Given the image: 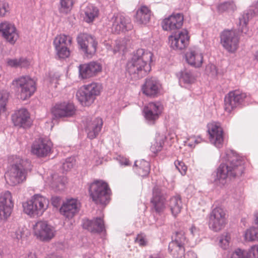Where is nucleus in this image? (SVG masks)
Returning <instances> with one entry per match:
<instances>
[{
	"mask_svg": "<svg viewBox=\"0 0 258 258\" xmlns=\"http://www.w3.org/2000/svg\"><path fill=\"white\" fill-rule=\"evenodd\" d=\"M153 54L143 49H138L126 65V70L131 77L138 80L145 77L151 70L150 64Z\"/></svg>",
	"mask_w": 258,
	"mask_h": 258,
	"instance_id": "2",
	"label": "nucleus"
},
{
	"mask_svg": "<svg viewBox=\"0 0 258 258\" xmlns=\"http://www.w3.org/2000/svg\"><path fill=\"white\" fill-rule=\"evenodd\" d=\"M246 98V94L239 90L230 92L224 99V109L230 113L235 108L240 106Z\"/></svg>",
	"mask_w": 258,
	"mask_h": 258,
	"instance_id": "12",
	"label": "nucleus"
},
{
	"mask_svg": "<svg viewBox=\"0 0 258 258\" xmlns=\"http://www.w3.org/2000/svg\"><path fill=\"white\" fill-rule=\"evenodd\" d=\"M189 254H190L192 256V258H197L196 254L193 252H188V255H189Z\"/></svg>",
	"mask_w": 258,
	"mask_h": 258,
	"instance_id": "61",
	"label": "nucleus"
},
{
	"mask_svg": "<svg viewBox=\"0 0 258 258\" xmlns=\"http://www.w3.org/2000/svg\"><path fill=\"white\" fill-rule=\"evenodd\" d=\"M183 21V16L180 14L172 15L163 20L162 28L166 31H172L180 29Z\"/></svg>",
	"mask_w": 258,
	"mask_h": 258,
	"instance_id": "27",
	"label": "nucleus"
},
{
	"mask_svg": "<svg viewBox=\"0 0 258 258\" xmlns=\"http://www.w3.org/2000/svg\"><path fill=\"white\" fill-rule=\"evenodd\" d=\"M111 190L108 184L102 180H95L89 187V193L96 204L106 205L110 200Z\"/></svg>",
	"mask_w": 258,
	"mask_h": 258,
	"instance_id": "4",
	"label": "nucleus"
},
{
	"mask_svg": "<svg viewBox=\"0 0 258 258\" xmlns=\"http://www.w3.org/2000/svg\"><path fill=\"white\" fill-rule=\"evenodd\" d=\"M72 38L69 35L60 34L55 37L53 41L55 47H69L71 46Z\"/></svg>",
	"mask_w": 258,
	"mask_h": 258,
	"instance_id": "35",
	"label": "nucleus"
},
{
	"mask_svg": "<svg viewBox=\"0 0 258 258\" xmlns=\"http://www.w3.org/2000/svg\"><path fill=\"white\" fill-rule=\"evenodd\" d=\"M187 240L183 230L176 231L172 236V241L169 243L168 249L174 257L181 256L184 252V245Z\"/></svg>",
	"mask_w": 258,
	"mask_h": 258,
	"instance_id": "10",
	"label": "nucleus"
},
{
	"mask_svg": "<svg viewBox=\"0 0 258 258\" xmlns=\"http://www.w3.org/2000/svg\"><path fill=\"white\" fill-rule=\"evenodd\" d=\"M82 226L92 233H100L105 230L104 221L100 217L92 220L84 219L82 220Z\"/></svg>",
	"mask_w": 258,
	"mask_h": 258,
	"instance_id": "26",
	"label": "nucleus"
},
{
	"mask_svg": "<svg viewBox=\"0 0 258 258\" xmlns=\"http://www.w3.org/2000/svg\"><path fill=\"white\" fill-rule=\"evenodd\" d=\"M248 252L250 258H258V244L251 246Z\"/></svg>",
	"mask_w": 258,
	"mask_h": 258,
	"instance_id": "52",
	"label": "nucleus"
},
{
	"mask_svg": "<svg viewBox=\"0 0 258 258\" xmlns=\"http://www.w3.org/2000/svg\"><path fill=\"white\" fill-rule=\"evenodd\" d=\"M135 241L141 246H144L146 244V241L145 238L141 235H138Z\"/></svg>",
	"mask_w": 258,
	"mask_h": 258,
	"instance_id": "56",
	"label": "nucleus"
},
{
	"mask_svg": "<svg viewBox=\"0 0 258 258\" xmlns=\"http://www.w3.org/2000/svg\"><path fill=\"white\" fill-rule=\"evenodd\" d=\"M230 240V237L228 233L222 235L219 240V245L221 247L224 249H227L228 247Z\"/></svg>",
	"mask_w": 258,
	"mask_h": 258,
	"instance_id": "47",
	"label": "nucleus"
},
{
	"mask_svg": "<svg viewBox=\"0 0 258 258\" xmlns=\"http://www.w3.org/2000/svg\"><path fill=\"white\" fill-rule=\"evenodd\" d=\"M250 19V14L249 13H244L239 18V25L238 31H240L248 36L250 35V33L247 27V24Z\"/></svg>",
	"mask_w": 258,
	"mask_h": 258,
	"instance_id": "33",
	"label": "nucleus"
},
{
	"mask_svg": "<svg viewBox=\"0 0 258 258\" xmlns=\"http://www.w3.org/2000/svg\"><path fill=\"white\" fill-rule=\"evenodd\" d=\"M26 230L25 227H19L13 232L12 234V236L13 238L19 240L24 237Z\"/></svg>",
	"mask_w": 258,
	"mask_h": 258,
	"instance_id": "46",
	"label": "nucleus"
},
{
	"mask_svg": "<svg viewBox=\"0 0 258 258\" xmlns=\"http://www.w3.org/2000/svg\"><path fill=\"white\" fill-rule=\"evenodd\" d=\"M254 9L253 10V13L254 14H258V1L253 6Z\"/></svg>",
	"mask_w": 258,
	"mask_h": 258,
	"instance_id": "58",
	"label": "nucleus"
},
{
	"mask_svg": "<svg viewBox=\"0 0 258 258\" xmlns=\"http://www.w3.org/2000/svg\"><path fill=\"white\" fill-rule=\"evenodd\" d=\"M74 0H60L59 11L60 13L67 14L71 10Z\"/></svg>",
	"mask_w": 258,
	"mask_h": 258,
	"instance_id": "40",
	"label": "nucleus"
},
{
	"mask_svg": "<svg viewBox=\"0 0 258 258\" xmlns=\"http://www.w3.org/2000/svg\"><path fill=\"white\" fill-rule=\"evenodd\" d=\"M108 25L111 32L116 34L131 30L133 27L130 19L120 14H114L109 19Z\"/></svg>",
	"mask_w": 258,
	"mask_h": 258,
	"instance_id": "9",
	"label": "nucleus"
},
{
	"mask_svg": "<svg viewBox=\"0 0 258 258\" xmlns=\"http://www.w3.org/2000/svg\"><path fill=\"white\" fill-rule=\"evenodd\" d=\"M231 258H250L249 252L240 248L236 249L231 255Z\"/></svg>",
	"mask_w": 258,
	"mask_h": 258,
	"instance_id": "43",
	"label": "nucleus"
},
{
	"mask_svg": "<svg viewBox=\"0 0 258 258\" xmlns=\"http://www.w3.org/2000/svg\"><path fill=\"white\" fill-rule=\"evenodd\" d=\"M51 147L52 143L49 140L39 138L32 144L31 152L37 157H45L50 153Z\"/></svg>",
	"mask_w": 258,
	"mask_h": 258,
	"instance_id": "16",
	"label": "nucleus"
},
{
	"mask_svg": "<svg viewBox=\"0 0 258 258\" xmlns=\"http://www.w3.org/2000/svg\"><path fill=\"white\" fill-rule=\"evenodd\" d=\"M163 144L164 142L162 140H160L159 142L155 141L150 147L151 151L155 154L157 153L161 150Z\"/></svg>",
	"mask_w": 258,
	"mask_h": 258,
	"instance_id": "48",
	"label": "nucleus"
},
{
	"mask_svg": "<svg viewBox=\"0 0 258 258\" xmlns=\"http://www.w3.org/2000/svg\"><path fill=\"white\" fill-rule=\"evenodd\" d=\"M102 90L101 84L93 83L85 85L83 89L79 90L76 93V97L80 103L84 106L91 105L99 95Z\"/></svg>",
	"mask_w": 258,
	"mask_h": 258,
	"instance_id": "6",
	"label": "nucleus"
},
{
	"mask_svg": "<svg viewBox=\"0 0 258 258\" xmlns=\"http://www.w3.org/2000/svg\"><path fill=\"white\" fill-rule=\"evenodd\" d=\"M77 41L87 56H91L96 52L97 42L91 35L86 33L80 34L77 37Z\"/></svg>",
	"mask_w": 258,
	"mask_h": 258,
	"instance_id": "15",
	"label": "nucleus"
},
{
	"mask_svg": "<svg viewBox=\"0 0 258 258\" xmlns=\"http://www.w3.org/2000/svg\"><path fill=\"white\" fill-rule=\"evenodd\" d=\"M118 160L121 165H124L125 166H127L130 164V161H129L128 159H127L126 158L119 156Z\"/></svg>",
	"mask_w": 258,
	"mask_h": 258,
	"instance_id": "57",
	"label": "nucleus"
},
{
	"mask_svg": "<svg viewBox=\"0 0 258 258\" xmlns=\"http://www.w3.org/2000/svg\"><path fill=\"white\" fill-rule=\"evenodd\" d=\"M101 69L100 64L95 61L82 64L79 67V76L82 79L89 78L95 76Z\"/></svg>",
	"mask_w": 258,
	"mask_h": 258,
	"instance_id": "23",
	"label": "nucleus"
},
{
	"mask_svg": "<svg viewBox=\"0 0 258 258\" xmlns=\"http://www.w3.org/2000/svg\"><path fill=\"white\" fill-rule=\"evenodd\" d=\"M8 98V94L7 92H0V114L4 112Z\"/></svg>",
	"mask_w": 258,
	"mask_h": 258,
	"instance_id": "45",
	"label": "nucleus"
},
{
	"mask_svg": "<svg viewBox=\"0 0 258 258\" xmlns=\"http://www.w3.org/2000/svg\"><path fill=\"white\" fill-rule=\"evenodd\" d=\"M48 258H61V257L58 255L52 254L49 256Z\"/></svg>",
	"mask_w": 258,
	"mask_h": 258,
	"instance_id": "60",
	"label": "nucleus"
},
{
	"mask_svg": "<svg viewBox=\"0 0 258 258\" xmlns=\"http://www.w3.org/2000/svg\"><path fill=\"white\" fill-rule=\"evenodd\" d=\"M57 51V55L60 58L68 57L70 54L69 47H55Z\"/></svg>",
	"mask_w": 258,
	"mask_h": 258,
	"instance_id": "44",
	"label": "nucleus"
},
{
	"mask_svg": "<svg viewBox=\"0 0 258 258\" xmlns=\"http://www.w3.org/2000/svg\"><path fill=\"white\" fill-rule=\"evenodd\" d=\"M244 237L247 241H258V229L251 228L247 230L245 233Z\"/></svg>",
	"mask_w": 258,
	"mask_h": 258,
	"instance_id": "41",
	"label": "nucleus"
},
{
	"mask_svg": "<svg viewBox=\"0 0 258 258\" xmlns=\"http://www.w3.org/2000/svg\"><path fill=\"white\" fill-rule=\"evenodd\" d=\"M165 200L166 198L162 189L158 186H155L153 189V197L151 202L157 213H160L165 209Z\"/></svg>",
	"mask_w": 258,
	"mask_h": 258,
	"instance_id": "28",
	"label": "nucleus"
},
{
	"mask_svg": "<svg viewBox=\"0 0 258 258\" xmlns=\"http://www.w3.org/2000/svg\"><path fill=\"white\" fill-rule=\"evenodd\" d=\"M185 58L189 64L196 68L200 67L203 61V54L197 47L190 48L185 54Z\"/></svg>",
	"mask_w": 258,
	"mask_h": 258,
	"instance_id": "29",
	"label": "nucleus"
},
{
	"mask_svg": "<svg viewBox=\"0 0 258 258\" xmlns=\"http://www.w3.org/2000/svg\"><path fill=\"white\" fill-rule=\"evenodd\" d=\"M224 158L225 163H222L216 171L212 175V181L219 186H222L227 182V179L240 176L244 171L243 161L233 151H227Z\"/></svg>",
	"mask_w": 258,
	"mask_h": 258,
	"instance_id": "1",
	"label": "nucleus"
},
{
	"mask_svg": "<svg viewBox=\"0 0 258 258\" xmlns=\"http://www.w3.org/2000/svg\"><path fill=\"white\" fill-rule=\"evenodd\" d=\"M169 207L174 216H176L178 214L182 208V202L181 198L179 196H175L171 197L168 204Z\"/></svg>",
	"mask_w": 258,
	"mask_h": 258,
	"instance_id": "32",
	"label": "nucleus"
},
{
	"mask_svg": "<svg viewBox=\"0 0 258 258\" xmlns=\"http://www.w3.org/2000/svg\"><path fill=\"white\" fill-rule=\"evenodd\" d=\"M102 125V119L99 117L92 118L91 120H88L86 126L88 137L90 139L95 138L100 132Z\"/></svg>",
	"mask_w": 258,
	"mask_h": 258,
	"instance_id": "30",
	"label": "nucleus"
},
{
	"mask_svg": "<svg viewBox=\"0 0 258 258\" xmlns=\"http://www.w3.org/2000/svg\"><path fill=\"white\" fill-rule=\"evenodd\" d=\"M55 118H61L73 116L76 111L74 105L70 102H63L56 103L51 110Z\"/></svg>",
	"mask_w": 258,
	"mask_h": 258,
	"instance_id": "19",
	"label": "nucleus"
},
{
	"mask_svg": "<svg viewBox=\"0 0 258 258\" xmlns=\"http://www.w3.org/2000/svg\"><path fill=\"white\" fill-rule=\"evenodd\" d=\"M208 132L210 135L211 143L218 148H221L223 143V131L221 124L218 122L209 123Z\"/></svg>",
	"mask_w": 258,
	"mask_h": 258,
	"instance_id": "17",
	"label": "nucleus"
},
{
	"mask_svg": "<svg viewBox=\"0 0 258 258\" xmlns=\"http://www.w3.org/2000/svg\"><path fill=\"white\" fill-rule=\"evenodd\" d=\"M74 165V160L73 158H69L66 159L65 162L63 163L62 167L66 170H69L73 168Z\"/></svg>",
	"mask_w": 258,
	"mask_h": 258,
	"instance_id": "51",
	"label": "nucleus"
},
{
	"mask_svg": "<svg viewBox=\"0 0 258 258\" xmlns=\"http://www.w3.org/2000/svg\"><path fill=\"white\" fill-rule=\"evenodd\" d=\"M49 203L48 200L44 197L35 195L31 200L23 204V210L26 214L31 217L40 216L48 208Z\"/></svg>",
	"mask_w": 258,
	"mask_h": 258,
	"instance_id": "3",
	"label": "nucleus"
},
{
	"mask_svg": "<svg viewBox=\"0 0 258 258\" xmlns=\"http://www.w3.org/2000/svg\"><path fill=\"white\" fill-rule=\"evenodd\" d=\"M170 47L175 50H182L188 45L189 36L185 29L177 31L168 37Z\"/></svg>",
	"mask_w": 258,
	"mask_h": 258,
	"instance_id": "13",
	"label": "nucleus"
},
{
	"mask_svg": "<svg viewBox=\"0 0 258 258\" xmlns=\"http://www.w3.org/2000/svg\"><path fill=\"white\" fill-rule=\"evenodd\" d=\"M255 224L258 225V212L255 214Z\"/></svg>",
	"mask_w": 258,
	"mask_h": 258,
	"instance_id": "62",
	"label": "nucleus"
},
{
	"mask_svg": "<svg viewBox=\"0 0 258 258\" xmlns=\"http://www.w3.org/2000/svg\"><path fill=\"white\" fill-rule=\"evenodd\" d=\"M8 4L0 2V17H4L9 12Z\"/></svg>",
	"mask_w": 258,
	"mask_h": 258,
	"instance_id": "49",
	"label": "nucleus"
},
{
	"mask_svg": "<svg viewBox=\"0 0 258 258\" xmlns=\"http://www.w3.org/2000/svg\"><path fill=\"white\" fill-rule=\"evenodd\" d=\"M236 6L233 2H225L219 5L218 7V10L220 12H223L226 11H234Z\"/></svg>",
	"mask_w": 258,
	"mask_h": 258,
	"instance_id": "42",
	"label": "nucleus"
},
{
	"mask_svg": "<svg viewBox=\"0 0 258 258\" xmlns=\"http://www.w3.org/2000/svg\"><path fill=\"white\" fill-rule=\"evenodd\" d=\"M148 258H162L161 256L158 254H154L151 255Z\"/></svg>",
	"mask_w": 258,
	"mask_h": 258,
	"instance_id": "59",
	"label": "nucleus"
},
{
	"mask_svg": "<svg viewBox=\"0 0 258 258\" xmlns=\"http://www.w3.org/2000/svg\"><path fill=\"white\" fill-rule=\"evenodd\" d=\"M161 85L159 81L153 77L146 79L142 86V91L144 94L148 97L155 98L160 94Z\"/></svg>",
	"mask_w": 258,
	"mask_h": 258,
	"instance_id": "21",
	"label": "nucleus"
},
{
	"mask_svg": "<svg viewBox=\"0 0 258 258\" xmlns=\"http://www.w3.org/2000/svg\"><path fill=\"white\" fill-rule=\"evenodd\" d=\"M66 181V177L58 176L53 180L51 186L55 191H61L64 189Z\"/></svg>",
	"mask_w": 258,
	"mask_h": 258,
	"instance_id": "39",
	"label": "nucleus"
},
{
	"mask_svg": "<svg viewBox=\"0 0 258 258\" xmlns=\"http://www.w3.org/2000/svg\"><path fill=\"white\" fill-rule=\"evenodd\" d=\"M163 110V106L159 102H150L145 106L143 112L147 122L150 125L155 124Z\"/></svg>",
	"mask_w": 258,
	"mask_h": 258,
	"instance_id": "14",
	"label": "nucleus"
},
{
	"mask_svg": "<svg viewBox=\"0 0 258 258\" xmlns=\"http://www.w3.org/2000/svg\"><path fill=\"white\" fill-rule=\"evenodd\" d=\"M226 220V214L224 209L220 207H217L210 214L209 228L215 232H219L225 227Z\"/></svg>",
	"mask_w": 258,
	"mask_h": 258,
	"instance_id": "8",
	"label": "nucleus"
},
{
	"mask_svg": "<svg viewBox=\"0 0 258 258\" xmlns=\"http://www.w3.org/2000/svg\"><path fill=\"white\" fill-rule=\"evenodd\" d=\"M61 201V198L59 197H53L51 198V204L54 207H58Z\"/></svg>",
	"mask_w": 258,
	"mask_h": 258,
	"instance_id": "55",
	"label": "nucleus"
},
{
	"mask_svg": "<svg viewBox=\"0 0 258 258\" xmlns=\"http://www.w3.org/2000/svg\"><path fill=\"white\" fill-rule=\"evenodd\" d=\"M174 164L176 168L179 170L182 175L185 174L186 171V167L184 165L182 162L177 160L175 161Z\"/></svg>",
	"mask_w": 258,
	"mask_h": 258,
	"instance_id": "50",
	"label": "nucleus"
},
{
	"mask_svg": "<svg viewBox=\"0 0 258 258\" xmlns=\"http://www.w3.org/2000/svg\"><path fill=\"white\" fill-rule=\"evenodd\" d=\"M221 43L229 52H235L238 47L239 38L233 31L225 30L221 35Z\"/></svg>",
	"mask_w": 258,
	"mask_h": 258,
	"instance_id": "18",
	"label": "nucleus"
},
{
	"mask_svg": "<svg viewBox=\"0 0 258 258\" xmlns=\"http://www.w3.org/2000/svg\"><path fill=\"white\" fill-rule=\"evenodd\" d=\"M179 80L180 83L189 84L194 82L195 77L190 71L184 70L180 72Z\"/></svg>",
	"mask_w": 258,
	"mask_h": 258,
	"instance_id": "38",
	"label": "nucleus"
},
{
	"mask_svg": "<svg viewBox=\"0 0 258 258\" xmlns=\"http://www.w3.org/2000/svg\"><path fill=\"white\" fill-rule=\"evenodd\" d=\"M0 34L7 41L14 44L19 38V34L15 25L8 21L0 23Z\"/></svg>",
	"mask_w": 258,
	"mask_h": 258,
	"instance_id": "20",
	"label": "nucleus"
},
{
	"mask_svg": "<svg viewBox=\"0 0 258 258\" xmlns=\"http://www.w3.org/2000/svg\"><path fill=\"white\" fill-rule=\"evenodd\" d=\"M12 84L20 92V98L23 100L30 98L36 90V81L27 76L16 78Z\"/></svg>",
	"mask_w": 258,
	"mask_h": 258,
	"instance_id": "7",
	"label": "nucleus"
},
{
	"mask_svg": "<svg viewBox=\"0 0 258 258\" xmlns=\"http://www.w3.org/2000/svg\"><path fill=\"white\" fill-rule=\"evenodd\" d=\"M24 161L19 157L16 156L14 163L5 174V178L8 183L16 185L26 179V172L23 166Z\"/></svg>",
	"mask_w": 258,
	"mask_h": 258,
	"instance_id": "5",
	"label": "nucleus"
},
{
	"mask_svg": "<svg viewBox=\"0 0 258 258\" xmlns=\"http://www.w3.org/2000/svg\"><path fill=\"white\" fill-rule=\"evenodd\" d=\"M85 21L90 23L92 22L95 18L98 16L99 10L97 7L92 5H88L84 10Z\"/></svg>",
	"mask_w": 258,
	"mask_h": 258,
	"instance_id": "36",
	"label": "nucleus"
},
{
	"mask_svg": "<svg viewBox=\"0 0 258 258\" xmlns=\"http://www.w3.org/2000/svg\"><path fill=\"white\" fill-rule=\"evenodd\" d=\"M80 208V203L75 199L68 200L60 208V213L68 219L72 218Z\"/></svg>",
	"mask_w": 258,
	"mask_h": 258,
	"instance_id": "24",
	"label": "nucleus"
},
{
	"mask_svg": "<svg viewBox=\"0 0 258 258\" xmlns=\"http://www.w3.org/2000/svg\"><path fill=\"white\" fill-rule=\"evenodd\" d=\"M196 227H194V226H192L191 227L190 230V232L193 234H194V232L195 230H196Z\"/></svg>",
	"mask_w": 258,
	"mask_h": 258,
	"instance_id": "63",
	"label": "nucleus"
},
{
	"mask_svg": "<svg viewBox=\"0 0 258 258\" xmlns=\"http://www.w3.org/2000/svg\"><path fill=\"white\" fill-rule=\"evenodd\" d=\"M8 65L13 68H26L29 66L30 63L28 60L24 58L19 59H7Z\"/></svg>",
	"mask_w": 258,
	"mask_h": 258,
	"instance_id": "37",
	"label": "nucleus"
},
{
	"mask_svg": "<svg viewBox=\"0 0 258 258\" xmlns=\"http://www.w3.org/2000/svg\"><path fill=\"white\" fill-rule=\"evenodd\" d=\"M34 235L40 240L49 241L55 233V228L46 221H39L33 226Z\"/></svg>",
	"mask_w": 258,
	"mask_h": 258,
	"instance_id": "11",
	"label": "nucleus"
},
{
	"mask_svg": "<svg viewBox=\"0 0 258 258\" xmlns=\"http://www.w3.org/2000/svg\"><path fill=\"white\" fill-rule=\"evenodd\" d=\"M206 71L212 77H215L217 74L216 67L213 64H210L207 66Z\"/></svg>",
	"mask_w": 258,
	"mask_h": 258,
	"instance_id": "53",
	"label": "nucleus"
},
{
	"mask_svg": "<svg viewBox=\"0 0 258 258\" xmlns=\"http://www.w3.org/2000/svg\"><path fill=\"white\" fill-rule=\"evenodd\" d=\"M190 140L191 142L188 144V146L190 147H194L196 145L202 142V139L200 137H191Z\"/></svg>",
	"mask_w": 258,
	"mask_h": 258,
	"instance_id": "54",
	"label": "nucleus"
},
{
	"mask_svg": "<svg viewBox=\"0 0 258 258\" xmlns=\"http://www.w3.org/2000/svg\"><path fill=\"white\" fill-rule=\"evenodd\" d=\"M151 11L146 6H142L136 13V21L140 24H146L150 21Z\"/></svg>",
	"mask_w": 258,
	"mask_h": 258,
	"instance_id": "31",
	"label": "nucleus"
},
{
	"mask_svg": "<svg viewBox=\"0 0 258 258\" xmlns=\"http://www.w3.org/2000/svg\"><path fill=\"white\" fill-rule=\"evenodd\" d=\"M26 258H34V256L31 254L28 255Z\"/></svg>",
	"mask_w": 258,
	"mask_h": 258,
	"instance_id": "64",
	"label": "nucleus"
},
{
	"mask_svg": "<svg viewBox=\"0 0 258 258\" xmlns=\"http://www.w3.org/2000/svg\"><path fill=\"white\" fill-rule=\"evenodd\" d=\"M12 119L14 125L20 127L27 128L31 124L30 114L25 108L16 111L12 116Z\"/></svg>",
	"mask_w": 258,
	"mask_h": 258,
	"instance_id": "25",
	"label": "nucleus"
},
{
	"mask_svg": "<svg viewBox=\"0 0 258 258\" xmlns=\"http://www.w3.org/2000/svg\"><path fill=\"white\" fill-rule=\"evenodd\" d=\"M134 165L138 167L137 172L142 177L147 176L150 171V166L148 162L142 160L139 162L136 161L135 162Z\"/></svg>",
	"mask_w": 258,
	"mask_h": 258,
	"instance_id": "34",
	"label": "nucleus"
},
{
	"mask_svg": "<svg viewBox=\"0 0 258 258\" xmlns=\"http://www.w3.org/2000/svg\"><path fill=\"white\" fill-rule=\"evenodd\" d=\"M14 204L11 192L6 191L0 194V219H6L11 214Z\"/></svg>",
	"mask_w": 258,
	"mask_h": 258,
	"instance_id": "22",
	"label": "nucleus"
}]
</instances>
